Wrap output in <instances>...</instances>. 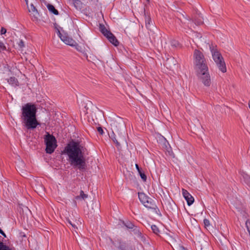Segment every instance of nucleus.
<instances>
[{
  "instance_id": "aec40b11",
  "label": "nucleus",
  "mask_w": 250,
  "mask_h": 250,
  "mask_svg": "<svg viewBox=\"0 0 250 250\" xmlns=\"http://www.w3.org/2000/svg\"><path fill=\"white\" fill-rule=\"evenodd\" d=\"M244 181L245 183L249 186L250 187V177L247 174H245L243 176Z\"/></svg>"
},
{
  "instance_id": "2eb2a0df",
  "label": "nucleus",
  "mask_w": 250,
  "mask_h": 250,
  "mask_svg": "<svg viewBox=\"0 0 250 250\" xmlns=\"http://www.w3.org/2000/svg\"><path fill=\"white\" fill-rule=\"evenodd\" d=\"M68 222L70 225H71L72 228L74 229H77V226L79 225H81V222L79 220H75L74 221H71L70 220H68Z\"/></svg>"
},
{
  "instance_id": "473e14b6",
  "label": "nucleus",
  "mask_w": 250,
  "mask_h": 250,
  "mask_svg": "<svg viewBox=\"0 0 250 250\" xmlns=\"http://www.w3.org/2000/svg\"><path fill=\"white\" fill-rule=\"evenodd\" d=\"M135 167H136L138 173H141V170L140 168H139L138 164H136L135 165Z\"/></svg>"
},
{
  "instance_id": "2f4dec72",
  "label": "nucleus",
  "mask_w": 250,
  "mask_h": 250,
  "mask_svg": "<svg viewBox=\"0 0 250 250\" xmlns=\"http://www.w3.org/2000/svg\"><path fill=\"white\" fill-rule=\"evenodd\" d=\"M118 249L120 250H125V247L124 245L122 244H120L119 246L118 247Z\"/></svg>"
},
{
  "instance_id": "f3484780",
  "label": "nucleus",
  "mask_w": 250,
  "mask_h": 250,
  "mask_svg": "<svg viewBox=\"0 0 250 250\" xmlns=\"http://www.w3.org/2000/svg\"><path fill=\"white\" fill-rule=\"evenodd\" d=\"M0 250H15V249L14 248L9 247L0 241Z\"/></svg>"
},
{
  "instance_id": "7c9ffc66",
  "label": "nucleus",
  "mask_w": 250,
  "mask_h": 250,
  "mask_svg": "<svg viewBox=\"0 0 250 250\" xmlns=\"http://www.w3.org/2000/svg\"><path fill=\"white\" fill-rule=\"evenodd\" d=\"M19 45L20 47H22L24 46V42L22 40L20 41L19 43Z\"/></svg>"
},
{
  "instance_id": "7ed1b4c3",
  "label": "nucleus",
  "mask_w": 250,
  "mask_h": 250,
  "mask_svg": "<svg viewBox=\"0 0 250 250\" xmlns=\"http://www.w3.org/2000/svg\"><path fill=\"white\" fill-rule=\"evenodd\" d=\"M21 116L23 123L27 129L35 128L39 124L36 119L37 108L35 104L27 103L22 106Z\"/></svg>"
},
{
  "instance_id": "bb28decb",
  "label": "nucleus",
  "mask_w": 250,
  "mask_h": 250,
  "mask_svg": "<svg viewBox=\"0 0 250 250\" xmlns=\"http://www.w3.org/2000/svg\"><path fill=\"white\" fill-rule=\"evenodd\" d=\"M81 1L80 0H73V4L75 7H77V6L80 5L81 4Z\"/></svg>"
},
{
  "instance_id": "f704fd0d",
  "label": "nucleus",
  "mask_w": 250,
  "mask_h": 250,
  "mask_svg": "<svg viewBox=\"0 0 250 250\" xmlns=\"http://www.w3.org/2000/svg\"><path fill=\"white\" fill-rule=\"evenodd\" d=\"M0 233L4 237H6V234L4 233V232L2 231V230L0 228Z\"/></svg>"
},
{
  "instance_id": "b1692460",
  "label": "nucleus",
  "mask_w": 250,
  "mask_h": 250,
  "mask_svg": "<svg viewBox=\"0 0 250 250\" xmlns=\"http://www.w3.org/2000/svg\"><path fill=\"white\" fill-rule=\"evenodd\" d=\"M204 223L206 228H208L210 226L209 221L207 219L204 220Z\"/></svg>"
},
{
  "instance_id": "e433bc0d",
  "label": "nucleus",
  "mask_w": 250,
  "mask_h": 250,
  "mask_svg": "<svg viewBox=\"0 0 250 250\" xmlns=\"http://www.w3.org/2000/svg\"><path fill=\"white\" fill-rule=\"evenodd\" d=\"M25 2H26V4L27 5V6H28V0H25Z\"/></svg>"
},
{
  "instance_id": "39448f33",
  "label": "nucleus",
  "mask_w": 250,
  "mask_h": 250,
  "mask_svg": "<svg viewBox=\"0 0 250 250\" xmlns=\"http://www.w3.org/2000/svg\"><path fill=\"white\" fill-rule=\"evenodd\" d=\"M193 64L195 71L208 68L207 61L200 51L195 49L193 52Z\"/></svg>"
},
{
  "instance_id": "dca6fc26",
  "label": "nucleus",
  "mask_w": 250,
  "mask_h": 250,
  "mask_svg": "<svg viewBox=\"0 0 250 250\" xmlns=\"http://www.w3.org/2000/svg\"><path fill=\"white\" fill-rule=\"evenodd\" d=\"M47 7L50 12H52L56 15H58L59 14L58 10L55 9V8L53 5L48 4L47 5Z\"/></svg>"
},
{
  "instance_id": "f8f14e48",
  "label": "nucleus",
  "mask_w": 250,
  "mask_h": 250,
  "mask_svg": "<svg viewBox=\"0 0 250 250\" xmlns=\"http://www.w3.org/2000/svg\"><path fill=\"white\" fill-rule=\"evenodd\" d=\"M106 38L108 40V41L112 43L115 46H117L119 44V42L116 38V37L114 36V35L111 33L109 34V35H108Z\"/></svg>"
},
{
  "instance_id": "f03ea898",
  "label": "nucleus",
  "mask_w": 250,
  "mask_h": 250,
  "mask_svg": "<svg viewBox=\"0 0 250 250\" xmlns=\"http://www.w3.org/2000/svg\"><path fill=\"white\" fill-rule=\"evenodd\" d=\"M110 125L112 130L110 138L119 147L120 142H126L125 123L122 118L117 116L110 120Z\"/></svg>"
},
{
  "instance_id": "c85d7f7f",
  "label": "nucleus",
  "mask_w": 250,
  "mask_h": 250,
  "mask_svg": "<svg viewBox=\"0 0 250 250\" xmlns=\"http://www.w3.org/2000/svg\"><path fill=\"white\" fill-rule=\"evenodd\" d=\"M6 32V29L5 28H4V27H2L1 28V30H0V33L1 34H5Z\"/></svg>"
},
{
  "instance_id": "f257e3e1",
  "label": "nucleus",
  "mask_w": 250,
  "mask_h": 250,
  "mask_svg": "<svg viewBox=\"0 0 250 250\" xmlns=\"http://www.w3.org/2000/svg\"><path fill=\"white\" fill-rule=\"evenodd\" d=\"M86 148L81 144L72 142L65 147V152L68 156L70 165L77 167L80 170L85 169V159L84 158Z\"/></svg>"
},
{
  "instance_id": "20e7f679",
  "label": "nucleus",
  "mask_w": 250,
  "mask_h": 250,
  "mask_svg": "<svg viewBox=\"0 0 250 250\" xmlns=\"http://www.w3.org/2000/svg\"><path fill=\"white\" fill-rule=\"evenodd\" d=\"M212 58L218 69L222 73L227 72V67L224 59L216 45H209Z\"/></svg>"
},
{
  "instance_id": "6e6552de",
  "label": "nucleus",
  "mask_w": 250,
  "mask_h": 250,
  "mask_svg": "<svg viewBox=\"0 0 250 250\" xmlns=\"http://www.w3.org/2000/svg\"><path fill=\"white\" fill-rule=\"evenodd\" d=\"M138 197L140 202L146 208L149 209H154L155 208L156 205H155L153 200L146 196L145 193L139 192Z\"/></svg>"
},
{
  "instance_id": "393cba45",
  "label": "nucleus",
  "mask_w": 250,
  "mask_h": 250,
  "mask_svg": "<svg viewBox=\"0 0 250 250\" xmlns=\"http://www.w3.org/2000/svg\"><path fill=\"white\" fill-rule=\"evenodd\" d=\"M141 178L143 179V180L144 181H146V175H145V174L143 172H142V171H141V173H139Z\"/></svg>"
},
{
  "instance_id": "a211bd4d",
  "label": "nucleus",
  "mask_w": 250,
  "mask_h": 250,
  "mask_svg": "<svg viewBox=\"0 0 250 250\" xmlns=\"http://www.w3.org/2000/svg\"><path fill=\"white\" fill-rule=\"evenodd\" d=\"M145 22L146 28L150 29L151 26L152 25V23L151 21V19L149 16H146Z\"/></svg>"
},
{
  "instance_id": "0eeeda50",
  "label": "nucleus",
  "mask_w": 250,
  "mask_h": 250,
  "mask_svg": "<svg viewBox=\"0 0 250 250\" xmlns=\"http://www.w3.org/2000/svg\"><path fill=\"white\" fill-rule=\"evenodd\" d=\"M196 72L198 79L205 86L208 87L210 85L211 79L208 67L196 71Z\"/></svg>"
},
{
  "instance_id": "6ab92c4d",
  "label": "nucleus",
  "mask_w": 250,
  "mask_h": 250,
  "mask_svg": "<svg viewBox=\"0 0 250 250\" xmlns=\"http://www.w3.org/2000/svg\"><path fill=\"white\" fill-rule=\"evenodd\" d=\"M151 228V229H152L153 232L154 233H155L157 235H159L160 230H159L158 228L157 227V226L154 225H152Z\"/></svg>"
},
{
  "instance_id": "9d476101",
  "label": "nucleus",
  "mask_w": 250,
  "mask_h": 250,
  "mask_svg": "<svg viewBox=\"0 0 250 250\" xmlns=\"http://www.w3.org/2000/svg\"><path fill=\"white\" fill-rule=\"evenodd\" d=\"M182 194L187 202V204L188 206H190L194 202V199L193 197L190 194L187 190L186 189H182Z\"/></svg>"
},
{
  "instance_id": "1a4fd4ad",
  "label": "nucleus",
  "mask_w": 250,
  "mask_h": 250,
  "mask_svg": "<svg viewBox=\"0 0 250 250\" xmlns=\"http://www.w3.org/2000/svg\"><path fill=\"white\" fill-rule=\"evenodd\" d=\"M58 34L61 40L66 44L71 46H74L76 44V42L72 38L69 37L67 34H62L60 31L58 30Z\"/></svg>"
},
{
  "instance_id": "a878e982",
  "label": "nucleus",
  "mask_w": 250,
  "mask_h": 250,
  "mask_svg": "<svg viewBox=\"0 0 250 250\" xmlns=\"http://www.w3.org/2000/svg\"><path fill=\"white\" fill-rule=\"evenodd\" d=\"M80 196L83 199H84L87 197V195L84 194V192L83 190L81 191Z\"/></svg>"
},
{
  "instance_id": "423d86ee",
  "label": "nucleus",
  "mask_w": 250,
  "mask_h": 250,
  "mask_svg": "<svg viewBox=\"0 0 250 250\" xmlns=\"http://www.w3.org/2000/svg\"><path fill=\"white\" fill-rule=\"evenodd\" d=\"M45 144L46 145L45 151L47 153H52L57 146V140L52 135L47 133L44 137Z\"/></svg>"
},
{
  "instance_id": "ddd939ff",
  "label": "nucleus",
  "mask_w": 250,
  "mask_h": 250,
  "mask_svg": "<svg viewBox=\"0 0 250 250\" xmlns=\"http://www.w3.org/2000/svg\"><path fill=\"white\" fill-rule=\"evenodd\" d=\"M7 83L12 86L16 87L19 85V82L17 79L14 77H10L7 80Z\"/></svg>"
},
{
  "instance_id": "72a5a7b5",
  "label": "nucleus",
  "mask_w": 250,
  "mask_h": 250,
  "mask_svg": "<svg viewBox=\"0 0 250 250\" xmlns=\"http://www.w3.org/2000/svg\"><path fill=\"white\" fill-rule=\"evenodd\" d=\"M195 23V24L196 25H199L200 24H202L203 23V21H193Z\"/></svg>"
},
{
  "instance_id": "c756f323",
  "label": "nucleus",
  "mask_w": 250,
  "mask_h": 250,
  "mask_svg": "<svg viewBox=\"0 0 250 250\" xmlns=\"http://www.w3.org/2000/svg\"><path fill=\"white\" fill-rule=\"evenodd\" d=\"M97 130H98V132H99L101 134H103V133H104V131H103V129H102V127H98Z\"/></svg>"
},
{
  "instance_id": "4be33fe9",
  "label": "nucleus",
  "mask_w": 250,
  "mask_h": 250,
  "mask_svg": "<svg viewBox=\"0 0 250 250\" xmlns=\"http://www.w3.org/2000/svg\"><path fill=\"white\" fill-rule=\"evenodd\" d=\"M125 225L128 229H132L134 227V225L131 222H129L125 223Z\"/></svg>"
},
{
  "instance_id": "412c9836",
  "label": "nucleus",
  "mask_w": 250,
  "mask_h": 250,
  "mask_svg": "<svg viewBox=\"0 0 250 250\" xmlns=\"http://www.w3.org/2000/svg\"><path fill=\"white\" fill-rule=\"evenodd\" d=\"M230 203L233 205L234 206H236V208L237 209H240V202L238 201V203H235L233 199L230 200Z\"/></svg>"
},
{
  "instance_id": "5701e85b",
  "label": "nucleus",
  "mask_w": 250,
  "mask_h": 250,
  "mask_svg": "<svg viewBox=\"0 0 250 250\" xmlns=\"http://www.w3.org/2000/svg\"><path fill=\"white\" fill-rule=\"evenodd\" d=\"M6 49V46L4 44L0 42V52L5 50Z\"/></svg>"
},
{
  "instance_id": "c9c22d12",
  "label": "nucleus",
  "mask_w": 250,
  "mask_h": 250,
  "mask_svg": "<svg viewBox=\"0 0 250 250\" xmlns=\"http://www.w3.org/2000/svg\"><path fill=\"white\" fill-rule=\"evenodd\" d=\"M178 43L177 42H175L174 43H172V45H173V46H176V45H178Z\"/></svg>"
},
{
  "instance_id": "cd10ccee",
  "label": "nucleus",
  "mask_w": 250,
  "mask_h": 250,
  "mask_svg": "<svg viewBox=\"0 0 250 250\" xmlns=\"http://www.w3.org/2000/svg\"><path fill=\"white\" fill-rule=\"evenodd\" d=\"M74 46H75L76 49L78 51H79L80 52H82V48L80 45H79L77 43H76V44Z\"/></svg>"
},
{
  "instance_id": "9b49d317",
  "label": "nucleus",
  "mask_w": 250,
  "mask_h": 250,
  "mask_svg": "<svg viewBox=\"0 0 250 250\" xmlns=\"http://www.w3.org/2000/svg\"><path fill=\"white\" fill-rule=\"evenodd\" d=\"M27 7L28 11L33 15L35 18L37 19L39 16V13L34 4L31 3L30 6H28Z\"/></svg>"
},
{
  "instance_id": "4468645a",
  "label": "nucleus",
  "mask_w": 250,
  "mask_h": 250,
  "mask_svg": "<svg viewBox=\"0 0 250 250\" xmlns=\"http://www.w3.org/2000/svg\"><path fill=\"white\" fill-rule=\"evenodd\" d=\"M99 27L100 31L105 37H106L108 35H109V34L111 33V32L108 31L104 25L100 24Z\"/></svg>"
}]
</instances>
